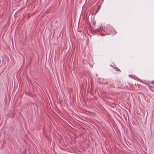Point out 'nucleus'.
I'll return each mask as SVG.
<instances>
[{
	"instance_id": "2",
	"label": "nucleus",
	"mask_w": 154,
	"mask_h": 154,
	"mask_svg": "<svg viewBox=\"0 0 154 154\" xmlns=\"http://www.w3.org/2000/svg\"><path fill=\"white\" fill-rule=\"evenodd\" d=\"M110 66H111L112 67H113V68L115 69L116 71H119L121 72V70L119 69L118 68L115 66H113L112 65H110Z\"/></svg>"
},
{
	"instance_id": "1",
	"label": "nucleus",
	"mask_w": 154,
	"mask_h": 154,
	"mask_svg": "<svg viewBox=\"0 0 154 154\" xmlns=\"http://www.w3.org/2000/svg\"><path fill=\"white\" fill-rule=\"evenodd\" d=\"M109 31L110 32L111 34L114 35L116 34L117 33V31L116 30L113 28H112L109 30Z\"/></svg>"
},
{
	"instance_id": "5",
	"label": "nucleus",
	"mask_w": 154,
	"mask_h": 154,
	"mask_svg": "<svg viewBox=\"0 0 154 154\" xmlns=\"http://www.w3.org/2000/svg\"><path fill=\"white\" fill-rule=\"evenodd\" d=\"M101 35H102V36H103V35H105V34H100Z\"/></svg>"
},
{
	"instance_id": "4",
	"label": "nucleus",
	"mask_w": 154,
	"mask_h": 154,
	"mask_svg": "<svg viewBox=\"0 0 154 154\" xmlns=\"http://www.w3.org/2000/svg\"><path fill=\"white\" fill-rule=\"evenodd\" d=\"M150 84H154V80L150 82Z\"/></svg>"
},
{
	"instance_id": "6",
	"label": "nucleus",
	"mask_w": 154,
	"mask_h": 154,
	"mask_svg": "<svg viewBox=\"0 0 154 154\" xmlns=\"http://www.w3.org/2000/svg\"><path fill=\"white\" fill-rule=\"evenodd\" d=\"M109 34H109L106 33V35H108V34Z\"/></svg>"
},
{
	"instance_id": "3",
	"label": "nucleus",
	"mask_w": 154,
	"mask_h": 154,
	"mask_svg": "<svg viewBox=\"0 0 154 154\" xmlns=\"http://www.w3.org/2000/svg\"><path fill=\"white\" fill-rule=\"evenodd\" d=\"M97 31L100 32L101 31H102V29L101 28L99 27L97 30Z\"/></svg>"
}]
</instances>
